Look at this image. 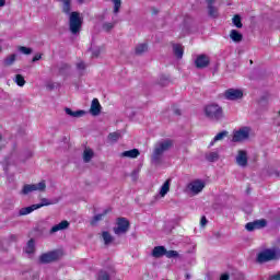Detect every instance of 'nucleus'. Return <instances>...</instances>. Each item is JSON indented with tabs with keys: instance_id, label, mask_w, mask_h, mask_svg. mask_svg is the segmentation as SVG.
<instances>
[{
	"instance_id": "15",
	"label": "nucleus",
	"mask_w": 280,
	"mask_h": 280,
	"mask_svg": "<svg viewBox=\"0 0 280 280\" xmlns=\"http://www.w3.org/2000/svg\"><path fill=\"white\" fill-rule=\"evenodd\" d=\"M69 221L63 220L60 223L54 225L49 231L50 235H54V233H58V231H67V229H69Z\"/></svg>"
},
{
	"instance_id": "35",
	"label": "nucleus",
	"mask_w": 280,
	"mask_h": 280,
	"mask_svg": "<svg viewBox=\"0 0 280 280\" xmlns=\"http://www.w3.org/2000/svg\"><path fill=\"white\" fill-rule=\"evenodd\" d=\"M165 257H167V259H176L179 257V254L177 250H167L166 249Z\"/></svg>"
},
{
	"instance_id": "25",
	"label": "nucleus",
	"mask_w": 280,
	"mask_h": 280,
	"mask_svg": "<svg viewBox=\"0 0 280 280\" xmlns=\"http://www.w3.org/2000/svg\"><path fill=\"white\" fill-rule=\"evenodd\" d=\"M206 159L210 162V163H215V161L220 160V153L218 151H212L206 154Z\"/></svg>"
},
{
	"instance_id": "1",
	"label": "nucleus",
	"mask_w": 280,
	"mask_h": 280,
	"mask_svg": "<svg viewBox=\"0 0 280 280\" xmlns=\"http://www.w3.org/2000/svg\"><path fill=\"white\" fill-rule=\"evenodd\" d=\"M172 145V140H163L158 142L151 156V163H153V165H159V163H161V158L163 156V153L167 152V150H170Z\"/></svg>"
},
{
	"instance_id": "43",
	"label": "nucleus",
	"mask_w": 280,
	"mask_h": 280,
	"mask_svg": "<svg viewBox=\"0 0 280 280\" xmlns=\"http://www.w3.org/2000/svg\"><path fill=\"white\" fill-rule=\"evenodd\" d=\"M100 54H101L100 48H96V49H94V50L92 51V56H93L94 58H97V56H100Z\"/></svg>"
},
{
	"instance_id": "6",
	"label": "nucleus",
	"mask_w": 280,
	"mask_h": 280,
	"mask_svg": "<svg viewBox=\"0 0 280 280\" xmlns=\"http://www.w3.org/2000/svg\"><path fill=\"white\" fill-rule=\"evenodd\" d=\"M130 231V221L126 218H118L114 228L115 235H126Z\"/></svg>"
},
{
	"instance_id": "48",
	"label": "nucleus",
	"mask_w": 280,
	"mask_h": 280,
	"mask_svg": "<svg viewBox=\"0 0 280 280\" xmlns=\"http://www.w3.org/2000/svg\"><path fill=\"white\" fill-rule=\"evenodd\" d=\"M5 5V0H0V8H3Z\"/></svg>"
},
{
	"instance_id": "11",
	"label": "nucleus",
	"mask_w": 280,
	"mask_h": 280,
	"mask_svg": "<svg viewBox=\"0 0 280 280\" xmlns=\"http://www.w3.org/2000/svg\"><path fill=\"white\" fill-rule=\"evenodd\" d=\"M209 62H211L209 56L199 55L195 60V66L197 67V69H207V67H209Z\"/></svg>"
},
{
	"instance_id": "41",
	"label": "nucleus",
	"mask_w": 280,
	"mask_h": 280,
	"mask_svg": "<svg viewBox=\"0 0 280 280\" xmlns=\"http://www.w3.org/2000/svg\"><path fill=\"white\" fill-rule=\"evenodd\" d=\"M77 69L79 71V73H83L84 69H86V65L83 61H80L77 63Z\"/></svg>"
},
{
	"instance_id": "42",
	"label": "nucleus",
	"mask_w": 280,
	"mask_h": 280,
	"mask_svg": "<svg viewBox=\"0 0 280 280\" xmlns=\"http://www.w3.org/2000/svg\"><path fill=\"white\" fill-rule=\"evenodd\" d=\"M40 58H43V55L36 54V55L33 57L32 62H38V60H40Z\"/></svg>"
},
{
	"instance_id": "30",
	"label": "nucleus",
	"mask_w": 280,
	"mask_h": 280,
	"mask_svg": "<svg viewBox=\"0 0 280 280\" xmlns=\"http://www.w3.org/2000/svg\"><path fill=\"white\" fill-rule=\"evenodd\" d=\"M148 51V44H139L136 46L137 56H141V54H145Z\"/></svg>"
},
{
	"instance_id": "12",
	"label": "nucleus",
	"mask_w": 280,
	"mask_h": 280,
	"mask_svg": "<svg viewBox=\"0 0 280 280\" xmlns=\"http://www.w3.org/2000/svg\"><path fill=\"white\" fill-rule=\"evenodd\" d=\"M236 163L240 167H246L248 165V153L245 150H240L236 155Z\"/></svg>"
},
{
	"instance_id": "50",
	"label": "nucleus",
	"mask_w": 280,
	"mask_h": 280,
	"mask_svg": "<svg viewBox=\"0 0 280 280\" xmlns=\"http://www.w3.org/2000/svg\"><path fill=\"white\" fill-rule=\"evenodd\" d=\"M79 1V3H84V1H86V0H78Z\"/></svg>"
},
{
	"instance_id": "24",
	"label": "nucleus",
	"mask_w": 280,
	"mask_h": 280,
	"mask_svg": "<svg viewBox=\"0 0 280 280\" xmlns=\"http://www.w3.org/2000/svg\"><path fill=\"white\" fill-rule=\"evenodd\" d=\"M93 156H95V153L93 152L92 149L86 148L83 151V161H84V163H91V160L93 159Z\"/></svg>"
},
{
	"instance_id": "3",
	"label": "nucleus",
	"mask_w": 280,
	"mask_h": 280,
	"mask_svg": "<svg viewBox=\"0 0 280 280\" xmlns=\"http://www.w3.org/2000/svg\"><path fill=\"white\" fill-rule=\"evenodd\" d=\"M205 115L208 119H211V121H219V119L223 117L222 107L218 104L207 105L205 107Z\"/></svg>"
},
{
	"instance_id": "28",
	"label": "nucleus",
	"mask_w": 280,
	"mask_h": 280,
	"mask_svg": "<svg viewBox=\"0 0 280 280\" xmlns=\"http://www.w3.org/2000/svg\"><path fill=\"white\" fill-rule=\"evenodd\" d=\"M173 51H174V55L176 56V58H178V60H180V58H183V54H185L183 46H180L178 44H175L173 46Z\"/></svg>"
},
{
	"instance_id": "33",
	"label": "nucleus",
	"mask_w": 280,
	"mask_h": 280,
	"mask_svg": "<svg viewBox=\"0 0 280 280\" xmlns=\"http://www.w3.org/2000/svg\"><path fill=\"white\" fill-rule=\"evenodd\" d=\"M119 139H121V133H119V132H112L108 135V140L112 143H117V141H119Z\"/></svg>"
},
{
	"instance_id": "46",
	"label": "nucleus",
	"mask_w": 280,
	"mask_h": 280,
	"mask_svg": "<svg viewBox=\"0 0 280 280\" xmlns=\"http://www.w3.org/2000/svg\"><path fill=\"white\" fill-rule=\"evenodd\" d=\"M271 280H280V273L272 276Z\"/></svg>"
},
{
	"instance_id": "13",
	"label": "nucleus",
	"mask_w": 280,
	"mask_h": 280,
	"mask_svg": "<svg viewBox=\"0 0 280 280\" xmlns=\"http://www.w3.org/2000/svg\"><path fill=\"white\" fill-rule=\"evenodd\" d=\"M267 222L266 220H257L254 222L246 223L245 229L246 231H256V229H264L266 226Z\"/></svg>"
},
{
	"instance_id": "18",
	"label": "nucleus",
	"mask_w": 280,
	"mask_h": 280,
	"mask_svg": "<svg viewBox=\"0 0 280 280\" xmlns=\"http://www.w3.org/2000/svg\"><path fill=\"white\" fill-rule=\"evenodd\" d=\"M230 38L233 40V43H242L244 35H242V33H240L237 30H232L230 32Z\"/></svg>"
},
{
	"instance_id": "44",
	"label": "nucleus",
	"mask_w": 280,
	"mask_h": 280,
	"mask_svg": "<svg viewBox=\"0 0 280 280\" xmlns=\"http://www.w3.org/2000/svg\"><path fill=\"white\" fill-rule=\"evenodd\" d=\"M14 154H12L9 159L5 160L7 165H10L12 161H14Z\"/></svg>"
},
{
	"instance_id": "22",
	"label": "nucleus",
	"mask_w": 280,
	"mask_h": 280,
	"mask_svg": "<svg viewBox=\"0 0 280 280\" xmlns=\"http://www.w3.org/2000/svg\"><path fill=\"white\" fill-rule=\"evenodd\" d=\"M36 252V244L34 242V238H31L27 244H26V247H25V253L27 255H34V253Z\"/></svg>"
},
{
	"instance_id": "45",
	"label": "nucleus",
	"mask_w": 280,
	"mask_h": 280,
	"mask_svg": "<svg viewBox=\"0 0 280 280\" xmlns=\"http://www.w3.org/2000/svg\"><path fill=\"white\" fill-rule=\"evenodd\" d=\"M207 217H202L201 220H200V224L201 226H207Z\"/></svg>"
},
{
	"instance_id": "40",
	"label": "nucleus",
	"mask_w": 280,
	"mask_h": 280,
	"mask_svg": "<svg viewBox=\"0 0 280 280\" xmlns=\"http://www.w3.org/2000/svg\"><path fill=\"white\" fill-rule=\"evenodd\" d=\"M19 51H21V54H24L25 56H30V54H32V48H27L25 46H21L19 48Z\"/></svg>"
},
{
	"instance_id": "27",
	"label": "nucleus",
	"mask_w": 280,
	"mask_h": 280,
	"mask_svg": "<svg viewBox=\"0 0 280 280\" xmlns=\"http://www.w3.org/2000/svg\"><path fill=\"white\" fill-rule=\"evenodd\" d=\"M229 136V131H221L219 132L213 140L210 142V148L215 145L217 141H222V139H224V137Z\"/></svg>"
},
{
	"instance_id": "14",
	"label": "nucleus",
	"mask_w": 280,
	"mask_h": 280,
	"mask_svg": "<svg viewBox=\"0 0 280 280\" xmlns=\"http://www.w3.org/2000/svg\"><path fill=\"white\" fill-rule=\"evenodd\" d=\"M91 115L94 117H97L102 113V105L100 104V100L93 98L91 108H90Z\"/></svg>"
},
{
	"instance_id": "31",
	"label": "nucleus",
	"mask_w": 280,
	"mask_h": 280,
	"mask_svg": "<svg viewBox=\"0 0 280 280\" xmlns=\"http://www.w3.org/2000/svg\"><path fill=\"white\" fill-rule=\"evenodd\" d=\"M13 82H15V84H18V86H25V78L23 77V74H16L13 79Z\"/></svg>"
},
{
	"instance_id": "34",
	"label": "nucleus",
	"mask_w": 280,
	"mask_h": 280,
	"mask_svg": "<svg viewBox=\"0 0 280 280\" xmlns=\"http://www.w3.org/2000/svg\"><path fill=\"white\" fill-rule=\"evenodd\" d=\"M102 237L104 240V244L106 246H108V244H112L113 243V235H110V233L108 232H103L102 233Z\"/></svg>"
},
{
	"instance_id": "17",
	"label": "nucleus",
	"mask_w": 280,
	"mask_h": 280,
	"mask_svg": "<svg viewBox=\"0 0 280 280\" xmlns=\"http://www.w3.org/2000/svg\"><path fill=\"white\" fill-rule=\"evenodd\" d=\"M141 152H139V149H131L129 151H124L120 156L124 159H137Z\"/></svg>"
},
{
	"instance_id": "29",
	"label": "nucleus",
	"mask_w": 280,
	"mask_h": 280,
	"mask_svg": "<svg viewBox=\"0 0 280 280\" xmlns=\"http://www.w3.org/2000/svg\"><path fill=\"white\" fill-rule=\"evenodd\" d=\"M232 23L238 30H242V27H244V24H242V18L240 15H237V14L233 16Z\"/></svg>"
},
{
	"instance_id": "10",
	"label": "nucleus",
	"mask_w": 280,
	"mask_h": 280,
	"mask_svg": "<svg viewBox=\"0 0 280 280\" xmlns=\"http://www.w3.org/2000/svg\"><path fill=\"white\" fill-rule=\"evenodd\" d=\"M188 189L191 191V194L198 195L200 191H202V189H205V182L201 179H196L188 185Z\"/></svg>"
},
{
	"instance_id": "23",
	"label": "nucleus",
	"mask_w": 280,
	"mask_h": 280,
	"mask_svg": "<svg viewBox=\"0 0 280 280\" xmlns=\"http://www.w3.org/2000/svg\"><path fill=\"white\" fill-rule=\"evenodd\" d=\"M165 246H156L153 248L152 250V257H155L156 259H159V257H163V255H165Z\"/></svg>"
},
{
	"instance_id": "9",
	"label": "nucleus",
	"mask_w": 280,
	"mask_h": 280,
	"mask_svg": "<svg viewBox=\"0 0 280 280\" xmlns=\"http://www.w3.org/2000/svg\"><path fill=\"white\" fill-rule=\"evenodd\" d=\"M224 97L225 100L234 102L235 100H242V97H244V92L238 89H229L224 92Z\"/></svg>"
},
{
	"instance_id": "53",
	"label": "nucleus",
	"mask_w": 280,
	"mask_h": 280,
	"mask_svg": "<svg viewBox=\"0 0 280 280\" xmlns=\"http://www.w3.org/2000/svg\"><path fill=\"white\" fill-rule=\"evenodd\" d=\"M276 175L279 176V173L277 172Z\"/></svg>"
},
{
	"instance_id": "7",
	"label": "nucleus",
	"mask_w": 280,
	"mask_h": 280,
	"mask_svg": "<svg viewBox=\"0 0 280 280\" xmlns=\"http://www.w3.org/2000/svg\"><path fill=\"white\" fill-rule=\"evenodd\" d=\"M250 137V129L248 127H243L237 131H234L232 141L233 143H240L242 141H246Z\"/></svg>"
},
{
	"instance_id": "49",
	"label": "nucleus",
	"mask_w": 280,
	"mask_h": 280,
	"mask_svg": "<svg viewBox=\"0 0 280 280\" xmlns=\"http://www.w3.org/2000/svg\"><path fill=\"white\" fill-rule=\"evenodd\" d=\"M185 278L189 280L191 279V276L189 273H186Z\"/></svg>"
},
{
	"instance_id": "47",
	"label": "nucleus",
	"mask_w": 280,
	"mask_h": 280,
	"mask_svg": "<svg viewBox=\"0 0 280 280\" xmlns=\"http://www.w3.org/2000/svg\"><path fill=\"white\" fill-rule=\"evenodd\" d=\"M220 280H229V275L226 273L222 275Z\"/></svg>"
},
{
	"instance_id": "39",
	"label": "nucleus",
	"mask_w": 280,
	"mask_h": 280,
	"mask_svg": "<svg viewBox=\"0 0 280 280\" xmlns=\"http://www.w3.org/2000/svg\"><path fill=\"white\" fill-rule=\"evenodd\" d=\"M113 27H115V23L113 22H107L103 24V30L105 32H110V30H113Z\"/></svg>"
},
{
	"instance_id": "16",
	"label": "nucleus",
	"mask_w": 280,
	"mask_h": 280,
	"mask_svg": "<svg viewBox=\"0 0 280 280\" xmlns=\"http://www.w3.org/2000/svg\"><path fill=\"white\" fill-rule=\"evenodd\" d=\"M213 3H215V0H208V14L212 19H218V8L213 7Z\"/></svg>"
},
{
	"instance_id": "5",
	"label": "nucleus",
	"mask_w": 280,
	"mask_h": 280,
	"mask_svg": "<svg viewBox=\"0 0 280 280\" xmlns=\"http://www.w3.org/2000/svg\"><path fill=\"white\" fill-rule=\"evenodd\" d=\"M45 189H47V184L45 183V180H42L38 184L24 185L21 194L23 196H28V194H33V191H45Z\"/></svg>"
},
{
	"instance_id": "32",
	"label": "nucleus",
	"mask_w": 280,
	"mask_h": 280,
	"mask_svg": "<svg viewBox=\"0 0 280 280\" xmlns=\"http://www.w3.org/2000/svg\"><path fill=\"white\" fill-rule=\"evenodd\" d=\"M63 3L62 10L65 14H70L71 13V0H60Z\"/></svg>"
},
{
	"instance_id": "20",
	"label": "nucleus",
	"mask_w": 280,
	"mask_h": 280,
	"mask_svg": "<svg viewBox=\"0 0 280 280\" xmlns=\"http://www.w3.org/2000/svg\"><path fill=\"white\" fill-rule=\"evenodd\" d=\"M38 207H39V206H37V205L35 203V205H32V206L22 208V209H20V211H19V215H30V213L36 211V209H38Z\"/></svg>"
},
{
	"instance_id": "51",
	"label": "nucleus",
	"mask_w": 280,
	"mask_h": 280,
	"mask_svg": "<svg viewBox=\"0 0 280 280\" xmlns=\"http://www.w3.org/2000/svg\"><path fill=\"white\" fill-rule=\"evenodd\" d=\"M175 113H176V115H180V110H176Z\"/></svg>"
},
{
	"instance_id": "8",
	"label": "nucleus",
	"mask_w": 280,
	"mask_h": 280,
	"mask_svg": "<svg viewBox=\"0 0 280 280\" xmlns=\"http://www.w3.org/2000/svg\"><path fill=\"white\" fill-rule=\"evenodd\" d=\"M58 259H60V252L58 250L42 254L39 257L40 264H51V261H58Z\"/></svg>"
},
{
	"instance_id": "2",
	"label": "nucleus",
	"mask_w": 280,
	"mask_h": 280,
	"mask_svg": "<svg viewBox=\"0 0 280 280\" xmlns=\"http://www.w3.org/2000/svg\"><path fill=\"white\" fill-rule=\"evenodd\" d=\"M277 259H280V248L279 247H272L267 248L260 252L257 255V261L258 264H266L268 261H276Z\"/></svg>"
},
{
	"instance_id": "19",
	"label": "nucleus",
	"mask_w": 280,
	"mask_h": 280,
	"mask_svg": "<svg viewBox=\"0 0 280 280\" xmlns=\"http://www.w3.org/2000/svg\"><path fill=\"white\" fill-rule=\"evenodd\" d=\"M172 185V179H167L162 187L160 188V196L162 198H165V196H167V194L170 192V187Z\"/></svg>"
},
{
	"instance_id": "38",
	"label": "nucleus",
	"mask_w": 280,
	"mask_h": 280,
	"mask_svg": "<svg viewBox=\"0 0 280 280\" xmlns=\"http://www.w3.org/2000/svg\"><path fill=\"white\" fill-rule=\"evenodd\" d=\"M106 213H108V210H104L103 213L101 214H96L93 220L91 221V224H97V222H100V220H102V218H104V215H106Z\"/></svg>"
},
{
	"instance_id": "52",
	"label": "nucleus",
	"mask_w": 280,
	"mask_h": 280,
	"mask_svg": "<svg viewBox=\"0 0 280 280\" xmlns=\"http://www.w3.org/2000/svg\"><path fill=\"white\" fill-rule=\"evenodd\" d=\"M3 51V47L0 46V54Z\"/></svg>"
},
{
	"instance_id": "4",
	"label": "nucleus",
	"mask_w": 280,
	"mask_h": 280,
	"mask_svg": "<svg viewBox=\"0 0 280 280\" xmlns=\"http://www.w3.org/2000/svg\"><path fill=\"white\" fill-rule=\"evenodd\" d=\"M69 14V28L71 34H80V30H82V18L79 12H72Z\"/></svg>"
},
{
	"instance_id": "26",
	"label": "nucleus",
	"mask_w": 280,
	"mask_h": 280,
	"mask_svg": "<svg viewBox=\"0 0 280 280\" xmlns=\"http://www.w3.org/2000/svg\"><path fill=\"white\" fill-rule=\"evenodd\" d=\"M66 114L67 115H69L70 117H75V118H78V117H83L84 115H85V113L86 112H84V110H77V112H73V110H71V108H69V107H66Z\"/></svg>"
},
{
	"instance_id": "36",
	"label": "nucleus",
	"mask_w": 280,
	"mask_h": 280,
	"mask_svg": "<svg viewBox=\"0 0 280 280\" xmlns=\"http://www.w3.org/2000/svg\"><path fill=\"white\" fill-rule=\"evenodd\" d=\"M97 280H110V275L107 271L101 270L96 277Z\"/></svg>"
},
{
	"instance_id": "37",
	"label": "nucleus",
	"mask_w": 280,
	"mask_h": 280,
	"mask_svg": "<svg viewBox=\"0 0 280 280\" xmlns=\"http://www.w3.org/2000/svg\"><path fill=\"white\" fill-rule=\"evenodd\" d=\"M38 209H42V207H49V205H54V202H51V200L47 199V198H42L40 203H36Z\"/></svg>"
},
{
	"instance_id": "21",
	"label": "nucleus",
	"mask_w": 280,
	"mask_h": 280,
	"mask_svg": "<svg viewBox=\"0 0 280 280\" xmlns=\"http://www.w3.org/2000/svg\"><path fill=\"white\" fill-rule=\"evenodd\" d=\"M14 62H16V54H12V55L7 56L3 59L2 65L4 67H12V65H14Z\"/></svg>"
}]
</instances>
